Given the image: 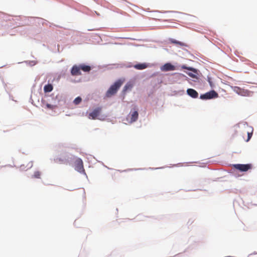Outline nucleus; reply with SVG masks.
I'll return each mask as SVG.
<instances>
[{
	"label": "nucleus",
	"mask_w": 257,
	"mask_h": 257,
	"mask_svg": "<svg viewBox=\"0 0 257 257\" xmlns=\"http://www.w3.org/2000/svg\"><path fill=\"white\" fill-rule=\"evenodd\" d=\"M218 93L214 90H211L205 94H201L200 96V98L201 99H210L216 98L218 97Z\"/></svg>",
	"instance_id": "obj_3"
},
{
	"label": "nucleus",
	"mask_w": 257,
	"mask_h": 257,
	"mask_svg": "<svg viewBox=\"0 0 257 257\" xmlns=\"http://www.w3.org/2000/svg\"><path fill=\"white\" fill-rule=\"evenodd\" d=\"M252 133H248V132L247 133V139L246 141V142H248L250 139V138L252 137Z\"/></svg>",
	"instance_id": "obj_20"
},
{
	"label": "nucleus",
	"mask_w": 257,
	"mask_h": 257,
	"mask_svg": "<svg viewBox=\"0 0 257 257\" xmlns=\"http://www.w3.org/2000/svg\"><path fill=\"white\" fill-rule=\"evenodd\" d=\"M150 66V64L146 63L137 64L134 66V67L137 70H143Z\"/></svg>",
	"instance_id": "obj_11"
},
{
	"label": "nucleus",
	"mask_w": 257,
	"mask_h": 257,
	"mask_svg": "<svg viewBox=\"0 0 257 257\" xmlns=\"http://www.w3.org/2000/svg\"><path fill=\"white\" fill-rule=\"evenodd\" d=\"M75 169L80 173L84 172L82 160L78 158L75 162Z\"/></svg>",
	"instance_id": "obj_5"
},
{
	"label": "nucleus",
	"mask_w": 257,
	"mask_h": 257,
	"mask_svg": "<svg viewBox=\"0 0 257 257\" xmlns=\"http://www.w3.org/2000/svg\"><path fill=\"white\" fill-rule=\"evenodd\" d=\"M123 82L120 80H118L112 85L106 93V96L108 97L114 95L122 84Z\"/></svg>",
	"instance_id": "obj_1"
},
{
	"label": "nucleus",
	"mask_w": 257,
	"mask_h": 257,
	"mask_svg": "<svg viewBox=\"0 0 257 257\" xmlns=\"http://www.w3.org/2000/svg\"><path fill=\"white\" fill-rule=\"evenodd\" d=\"M41 173L39 171H36L34 174V177L35 178H40Z\"/></svg>",
	"instance_id": "obj_16"
},
{
	"label": "nucleus",
	"mask_w": 257,
	"mask_h": 257,
	"mask_svg": "<svg viewBox=\"0 0 257 257\" xmlns=\"http://www.w3.org/2000/svg\"><path fill=\"white\" fill-rule=\"evenodd\" d=\"M56 162H58V161H63V160H61L60 159L57 158V159H56Z\"/></svg>",
	"instance_id": "obj_22"
},
{
	"label": "nucleus",
	"mask_w": 257,
	"mask_h": 257,
	"mask_svg": "<svg viewBox=\"0 0 257 257\" xmlns=\"http://www.w3.org/2000/svg\"><path fill=\"white\" fill-rule=\"evenodd\" d=\"M71 74L73 76H77L81 75L80 66L74 65L71 69Z\"/></svg>",
	"instance_id": "obj_8"
},
{
	"label": "nucleus",
	"mask_w": 257,
	"mask_h": 257,
	"mask_svg": "<svg viewBox=\"0 0 257 257\" xmlns=\"http://www.w3.org/2000/svg\"><path fill=\"white\" fill-rule=\"evenodd\" d=\"M101 111V108L100 107L95 108L89 114L88 117L90 119H95L99 115Z\"/></svg>",
	"instance_id": "obj_7"
},
{
	"label": "nucleus",
	"mask_w": 257,
	"mask_h": 257,
	"mask_svg": "<svg viewBox=\"0 0 257 257\" xmlns=\"http://www.w3.org/2000/svg\"><path fill=\"white\" fill-rule=\"evenodd\" d=\"M46 106V107L48 109H52V110L54 109L56 107V106L55 105H51V104H49V103H47Z\"/></svg>",
	"instance_id": "obj_18"
},
{
	"label": "nucleus",
	"mask_w": 257,
	"mask_h": 257,
	"mask_svg": "<svg viewBox=\"0 0 257 257\" xmlns=\"http://www.w3.org/2000/svg\"><path fill=\"white\" fill-rule=\"evenodd\" d=\"M188 75L191 77L192 78H196V75L195 74H193L192 73H188Z\"/></svg>",
	"instance_id": "obj_21"
},
{
	"label": "nucleus",
	"mask_w": 257,
	"mask_h": 257,
	"mask_svg": "<svg viewBox=\"0 0 257 257\" xmlns=\"http://www.w3.org/2000/svg\"><path fill=\"white\" fill-rule=\"evenodd\" d=\"M234 168L242 172H246L251 169L252 165L249 164H235L233 165Z\"/></svg>",
	"instance_id": "obj_4"
},
{
	"label": "nucleus",
	"mask_w": 257,
	"mask_h": 257,
	"mask_svg": "<svg viewBox=\"0 0 257 257\" xmlns=\"http://www.w3.org/2000/svg\"><path fill=\"white\" fill-rule=\"evenodd\" d=\"M53 87L52 84H48L44 87V90L45 92H50L52 91Z\"/></svg>",
	"instance_id": "obj_12"
},
{
	"label": "nucleus",
	"mask_w": 257,
	"mask_h": 257,
	"mask_svg": "<svg viewBox=\"0 0 257 257\" xmlns=\"http://www.w3.org/2000/svg\"><path fill=\"white\" fill-rule=\"evenodd\" d=\"M181 67H182V69H187V70L193 71H194L195 72H196V70H195V69L191 68V67H187L185 65H183V66H182Z\"/></svg>",
	"instance_id": "obj_17"
},
{
	"label": "nucleus",
	"mask_w": 257,
	"mask_h": 257,
	"mask_svg": "<svg viewBox=\"0 0 257 257\" xmlns=\"http://www.w3.org/2000/svg\"><path fill=\"white\" fill-rule=\"evenodd\" d=\"M132 85L130 83L126 84L123 88V91H126L127 89H131L132 87Z\"/></svg>",
	"instance_id": "obj_15"
},
{
	"label": "nucleus",
	"mask_w": 257,
	"mask_h": 257,
	"mask_svg": "<svg viewBox=\"0 0 257 257\" xmlns=\"http://www.w3.org/2000/svg\"><path fill=\"white\" fill-rule=\"evenodd\" d=\"M171 42L173 43H174V44H177V45H180V46H183L184 45L183 43H182L181 42H179V41H177L176 40H172Z\"/></svg>",
	"instance_id": "obj_19"
},
{
	"label": "nucleus",
	"mask_w": 257,
	"mask_h": 257,
	"mask_svg": "<svg viewBox=\"0 0 257 257\" xmlns=\"http://www.w3.org/2000/svg\"><path fill=\"white\" fill-rule=\"evenodd\" d=\"M79 66L80 70H82L84 72H89L91 70V68L89 66L85 65H80Z\"/></svg>",
	"instance_id": "obj_13"
},
{
	"label": "nucleus",
	"mask_w": 257,
	"mask_h": 257,
	"mask_svg": "<svg viewBox=\"0 0 257 257\" xmlns=\"http://www.w3.org/2000/svg\"><path fill=\"white\" fill-rule=\"evenodd\" d=\"M82 99L80 97L78 96L76 97L73 101V103L75 105L79 104L81 102Z\"/></svg>",
	"instance_id": "obj_14"
},
{
	"label": "nucleus",
	"mask_w": 257,
	"mask_h": 257,
	"mask_svg": "<svg viewBox=\"0 0 257 257\" xmlns=\"http://www.w3.org/2000/svg\"><path fill=\"white\" fill-rule=\"evenodd\" d=\"M233 90L238 94L244 96H249L250 94L249 91L244 89H242L237 86H235L233 88Z\"/></svg>",
	"instance_id": "obj_6"
},
{
	"label": "nucleus",
	"mask_w": 257,
	"mask_h": 257,
	"mask_svg": "<svg viewBox=\"0 0 257 257\" xmlns=\"http://www.w3.org/2000/svg\"><path fill=\"white\" fill-rule=\"evenodd\" d=\"M175 69V67L171 63H167L162 67V70L165 71H172Z\"/></svg>",
	"instance_id": "obj_9"
},
{
	"label": "nucleus",
	"mask_w": 257,
	"mask_h": 257,
	"mask_svg": "<svg viewBox=\"0 0 257 257\" xmlns=\"http://www.w3.org/2000/svg\"><path fill=\"white\" fill-rule=\"evenodd\" d=\"M187 93L188 95L193 98H196L198 96V92L192 88H188L187 90Z\"/></svg>",
	"instance_id": "obj_10"
},
{
	"label": "nucleus",
	"mask_w": 257,
	"mask_h": 257,
	"mask_svg": "<svg viewBox=\"0 0 257 257\" xmlns=\"http://www.w3.org/2000/svg\"><path fill=\"white\" fill-rule=\"evenodd\" d=\"M139 116V113L138 111L134 109L133 110L131 111L130 113L127 116V120L129 123H133L136 121Z\"/></svg>",
	"instance_id": "obj_2"
}]
</instances>
